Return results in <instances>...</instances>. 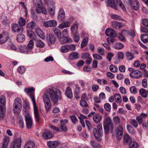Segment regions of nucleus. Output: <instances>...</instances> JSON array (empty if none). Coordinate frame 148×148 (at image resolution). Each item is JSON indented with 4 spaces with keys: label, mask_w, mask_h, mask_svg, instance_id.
Returning <instances> with one entry per match:
<instances>
[{
    "label": "nucleus",
    "mask_w": 148,
    "mask_h": 148,
    "mask_svg": "<svg viewBox=\"0 0 148 148\" xmlns=\"http://www.w3.org/2000/svg\"><path fill=\"white\" fill-rule=\"evenodd\" d=\"M53 31L58 38L60 39L61 38L62 34L60 30L58 29L54 28L53 29Z\"/></svg>",
    "instance_id": "obj_31"
},
{
    "label": "nucleus",
    "mask_w": 148,
    "mask_h": 148,
    "mask_svg": "<svg viewBox=\"0 0 148 148\" xmlns=\"http://www.w3.org/2000/svg\"><path fill=\"white\" fill-rule=\"evenodd\" d=\"M79 54L76 52H73L70 53L69 56V58L71 60L78 59L79 58Z\"/></svg>",
    "instance_id": "obj_29"
},
{
    "label": "nucleus",
    "mask_w": 148,
    "mask_h": 148,
    "mask_svg": "<svg viewBox=\"0 0 148 148\" xmlns=\"http://www.w3.org/2000/svg\"><path fill=\"white\" fill-rule=\"evenodd\" d=\"M47 4L48 8H55V5L54 3L51 0H48L47 1Z\"/></svg>",
    "instance_id": "obj_45"
},
{
    "label": "nucleus",
    "mask_w": 148,
    "mask_h": 148,
    "mask_svg": "<svg viewBox=\"0 0 148 148\" xmlns=\"http://www.w3.org/2000/svg\"><path fill=\"white\" fill-rule=\"evenodd\" d=\"M55 8H48V10L51 16L54 15L55 13Z\"/></svg>",
    "instance_id": "obj_53"
},
{
    "label": "nucleus",
    "mask_w": 148,
    "mask_h": 148,
    "mask_svg": "<svg viewBox=\"0 0 148 148\" xmlns=\"http://www.w3.org/2000/svg\"><path fill=\"white\" fill-rule=\"evenodd\" d=\"M104 108L107 111H110L111 109L110 105L108 103H106L105 104Z\"/></svg>",
    "instance_id": "obj_61"
},
{
    "label": "nucleus",
    "mask_w": 148,
    "mask_h": 148,
    "mask_svg": "<svg viewBox=\"0 0 148 148\" xmlns=\"http://www.w3.org/2000/svg\"><path fill=\"white\" fill-rule=\"evenodd\" d=\"M80 105L82 107H87L88 105L86 102L84 100H81L79 102Z\"/></svg>",
    "instance_id": "obj_50"
},
{
    "label": "nucleus",
    "mask_w": 148,
    "mask_h": 148,
    "mask_svg": "<svg viewBox=\"0 0 148 148\" xmlns=\"http://www.w3.org/2000/svg\"><path fill=\"white\" fill-rule=\"evenodd\" d=\"M114 97L117 103H120L121 102V97L120 94L116 93L114 95Z\"/></svg>",
    "instance_id": "obj_36"
},
{
    "label": "nucleus",
    "mask_w": 148,
    "mask_h": 148,
    "mask_svg": "<svg viewBox=\"0 0 148 148\" xmlns=\"http://www.w3.org/2000/svg\"><path fill=\"white\" fill-rule=\"evenodd\" d=\"M94 135L95 139L98 141H100L103 135V132L98 131L97 129L94 128L93 130Z\"/></svg>",
    "instance_id": "obj_10"
},
{
    "label": "nucleus",
    "mask_w": 148,
    "mask_h": 148,
    "mask_svg": "<svg viewBox=\"0 0 148 148\" xmlns=\"http://www.w3.org/2000/svg\"><path fill=\"white\" fill-rule=\"evenodd\" d=\"M118 4L123 10H126L125 8L120 0H116Z\"/></svg>",
    "instance_id": "obj_63"
},
{
    "label": "nucleus",
    "mask_w": 148,
    "mask_h": 148,
    "mask_svg": "<svg viewBox=\"0 0 148 148\" xmlns=\"http://www.w3.org/2000/svg\"><path fill=\"white\" fill-rule=\"evenodd\" d=\"M138 146V144L136 142L130 143L129 144V146L130 148H136Z\"/></svg>",
    "instance_id": "obj_51"
},
{
    "label": "nucleus",
    "mask_w": 148,
    "mask_h": 148,
    "mask_svg": "<svg viewBox=\"0 0 148 148\" xmlns=\"http://www.w3.org/2000/svg\"><path fill=\"white\" fill-rule=\"evenodd\" d=\"M123 44L120 42L116 43L114 45V48L116 49H121L123 47Z\"/></svg>",
    "instance_id": "obj_35"
},
{
    "label": "nucleus",
    "mask_w": 148,
    "mask_h": 148,
    "mask_svg": "<svg viewBox=\"0 0 148 148\" xmlns=\"http://www.w3.org/2000/svg\"><path fill=\"white\" fill-rule=\"evenodd\" d=\"M26 70V69L23 66H20L18 67L17 69V71L18 72L21 74H23L24 73Z\"/></svg>",
    "instance_id": "obj_44"
},
{
    "label": "nucleus",
    "mask_w": 148,
    "mask_h": 148,
    "mask_svg": "<svg viewBox=\"0 0 148 148\" xmlns=\"http://www.w3.org/2000/svg\"><path fill=\"white\" fill-rule=\"evenodd\" d=\"M70 118L72 123L73 124H75L77 123L78 121L77 119L75 116L74 115H72L70 116Z\"/></svg>",
    "instance_id": "obj_57"
},
{
    "label": "nucleus",
    "mask_w": 148,
    "mask_h": 148,
    "mask_svg": "<svg viewBox=\"0 0 148 148\" xmlns=\"http://www.w3.org/2000/svg\"><path fill=\"white\" fill-rule=\"evenodd\" d=\"M88 38L87 37L83 39L81 45L82 48H83L88 43Z\"/></svg>",
    "instance_id": "obj_41"
},
{
    "label": "nucleus",
    "mask_w": 148,
    "mask_h": 148,
    "mask_svg": "<svg viewBox=\"0 0 148 148\" xmlns=\"http://www.w3.org/2000/svg\"><path fill=\"white\" fill-rule=\"evenodd\" d=\"M97 52L101 56L105 55V50L102 47H98L97 50Z\"/></svg>",
    "instance_id": "obj_40"
},
{
    "label": "nucleus",
    "mask_w": 148,
    "mask_h": 148,
    "mask_svg": "<svg viewBox=\"0 0 148 148\" xmlns=\"http://www.w3.org/2000/svg\"><path fill=\"white\" fill-rule=\"evenodd\" d=\"M34 90V88L30 87L28 88H25L24 91L27 94L30 92L29 97L32 99L33 103L34 109V113L36 121V122H39L40 118L38 110L34 98V94L33 93L31 92L33 91Z\"/></svg>",
    "instance_id": "obj_2"
},
{
    "label": "nucleus",
    "mask_w": 148,
    "mask_h": 148,
    "mask_svg": "<svg viewBox=\"0 0 148 148\" xmlns=\"http://www.w3.org/2000/svg\"><path fill=\"white\" fill-rule=\"evenodd\" d=\"M90 54L88 53H83L81 54V58L83 59H86L89 57Z\"/></svg>",
    "instance_id": "obj_55"
},
{
    "label": "nucleus",
    "mask_w": 148,
    "mask_h": 148,
    "mask_svg": "<svg viewBox=\"0 0 148 148\" xmlns=\"http://www.w3.org/2000/svg\"><path fill=\"white\" fill-rule=\"evenodd\" d=\"M35 32L37 35L42 39L45 38V36L42 30L39 28H36L35 29Z\"/></svg>",
    "instance_id": "obj_21"
},
{
    "label": "nucleus",
    "mask_w": 148,
    "mask_h": 148,
    "mask_svg": "<svg viewBox=\"0 0 148 148\" xmlns=\"http://www.w3.org/2000/svg\"><path fill=\"white\" fill-rule=\"evenodd\" d=\"M106 35L108 36H111L114 37L116 36L115 31L112 28H108L106 30Z\"/></svg>",
    "instance_id": "obj_11"
},
{
    "label": "nucleus",
    "mask_w": 148,
    "mask_h": 148,
    "mask_svg": "<svg viewBox=\"0 0 148 148\" xmlns=\"http://www.w3.org/2000/svg\"><path fill=\"white\" fill-rule=\"evenodd\" d=\"M22 101L19 98H16L13 104L12 110L14 114H18L21 110Z\"/></svg>",
    "instance_id": "obj_4"
},
{
    "label": "nucleus",
    "mask_w": 148,
    "mask_h": 148,
    "mask_svg": "<svg viewBox=\"0 0 148 148\" xmlns=\"http://www.w3.org/2000/svg\"><path fill=\"white\" fill-rule=\"evenodd\" d=\"M11 27L12 29L15 32H21L23 30V27L17 24H12Z\"/></svg>",
    "instance_id": "obj_9"
},
{
    "label": "nucleus",
    "mask_w": 148,
    "mask_h": 148,
    "mask_svg": "<svg viewBox=\"0 0 148 148\" xmlns=\"http://www.w3.org/2000/svg\"><path fill=\"white\" fill-rule=\"evenodd\" d=\"M109 69L113 73H116L118 70L117 67L113 65H111L110 66Z\"/></svg>",
    "instance_id": "obj_48"
},
{
    "label": "nucleus",
    "mask_w": 148,
    "mask_h": 148,
    "mask_svg": "<svg viewBox=\"0 0 148 148\" xmlns=\"http://www.w3.org/2000/svg\"><path fill=\"white\" fill-rule=\"evenodd\" d=\"M26 21L25 19H24L22 17L20 18L18 22L19 25L21 26H24L25 24Z\"/></svg>",
    "instance_id": "obj_47"
},
{
    "label": "nucleus",
    "mask_w": 148,
    "mask_h": 148,
    "mask_svg": "<svg viewBox=\"0 0 148 148\" xmlns=\"http://www.w3.org/2000/svg\"><path fill=\"white\" fill-rule=\"evenodd\" d=\"M106 2L108 6L114 9H117V6L115 3V0H106Z\"/></svg>",
    "instance_id": "obj_19"
},
{
    "label": "nucleus",
    "mask_w": 148,
    "mask_h": 148,
    "mask_svg": "<svg viewBox=\"0 0 148 148\" xmlns=\"http://www.w3.org/2000/svg\"><path fill=\"white\" fill-rule=\"evenodd\" d=\"M117 37L121 41L124 42L126 41V39L125 37L120 34L118 35Z\"/></svg>",
    "instance_id": "obj_64"
},
{
    "label": "nucleus",
    "mask_w": 148,
    "mask_h": 148,
    "mask_svg": "<svg viewBox=\"0 0 148 148\" xmlns=\"http://www.w3.org/2000/svg\"><path fill=\"white\" fill-rule=\"evenodd\" d=\"M111 120L110 118L108 117L106 118L103 122V126L107 127H111L112 128Z\"/></svg>",
    "instance_id": "obj_25"
},
{
    "label": "nucleus",
    "mask_w": 148,
    "mask_h": 148,
    "mask_svg": "<svg viewBox=\"0 0 148 148\" xmlns=\"http://www.w3.org/2000/svg\"><path fill=\"white\" fill-rule=\"evenodd\" d=\"M33 2L34 4L37 8L36 10V13L40 14L42 13L45 14H47L46 9L42 3L41 0H33Z\"/></svg>",
    "instance_id": "obj_3"
},
{
    "label": "nucleus",
    "mask_w": 148,
    "mask_h": 148,
    "mask_svg": "<svg viewBox=\"0 0 148 148\" xmlns=\"http://www.w3.org/2000/svg\"><path fill=\"white\" fill-rule=\"evenodd\" d=\"M78 24L76 23L73 24L71 27L70 30L71 34H75L77 32L78 29Z\"/></svg>",
    "instance_id": "obj_22"
},
{
    "label": "nucleus",
    "mask_w": 148,
    "mask_h": 148,
    "mask_svg": "<svg viewBox=\"0 0 148 148\" xmlns=\"http://www.w3.org/2000/svg\"><path fill=\"white\" fill-rule=\"evenodd\" d=\"M67 45L63 46L61 48V51L62 53H66L69 51Z\"/></svg>",
    "instance_id": "obj_52"
},
{
    "label": "nucleus",
    "mask_w": 148,
    "mask_h": 148,
    "mask_svg": "<svg viewBox=\"0 0 148 148\" xmlns=\"http://www.w3.org/2000/svg\"><path fill=\"white\" fill-rule=\"evenodd\" d=\"M131 92L133 94H136L137 92V90L135 86H132L130 88Z\"/></svg>",
    "instance_id": "obj_56"
},
{
    "label": "nucleus",
    "mask_w": 148,
    "mask_h": 148,
    "mask_svg": "<svg viewBox=\"0 0 148 148\" xmlns=\"http://www.w3.org/2000/svg\"><path fill=\"white\" fill-rule=\"evenodd\" d=\"M35 23L32 21L28 23L27 24V27L29 29H33L35 27Z\"/></svg>",
    "instance_id": "obj_38"
},
{
    "label": "nucleus",
    "mask_w": 148,
    "mask_h": 148,
    "mask_svg": "<svg viewBox=\"0 0 148 148\" xmlns=\"http://www.w3.org/2000/svg\"><path fill=\"white\" fill-rule=\"evenodd\" d=\"M61 92L54 87L51 88L46 90L42 96V98L46 111L48 112L49 111L51 107L50 99L54 104H56L61 99Z\"/></svg>",
    "instance_id": "obj_1"
},
{
    "label": "nucleus",
    "mask_w": 148,
    "mask_h": 148,
    "mask_svg": "<svg viewBox=\"0 0 148 148\" xmlns=\"http://www.w3.org/2000/svg\"><path fill=\"white\" fill-rule=\"evenodd\" d=\"M18 123L20 127L23 128L24 127V122L22 117H20L18 119Z\"/></svg>",
    "instance_id": "obj_43"
},
{
    "label": "nucleus",
    "mask_w": 148,
    "mask_h": 148,
    "mask_svg": "<svg viewBox=\"0 0 148 148\" xmlns=\"http://www.w3.org/2000/svg\"><path fill=\"white\" fill-rule=\"evenodd\" d=\"M126 55L128 60H132L134 58L133 56L131 53L129 52H127L126 53Z\"/></svg>",
    "instance_id": "obj_54"
},
{
    "label": "nucleus",
    "mask_w": 148,
    "mask_h": 148,
    "mask_svg": "<svg viewBox=\"0 0 148 148\" xmlns=\"http://www.w3.org/2000/svg\"><path fill=\"white\" fill-rule=\"evenodd\" d=\"M72 34H73V39L74 41L76 42H78L80 39L79 34L78 33Z\"/></svg>",
    "instance_id": "obj_42"
},
{
    "label": "nucleus",
    "mask_w": 148,
    "mask_h": 148,
    "mask_svg": "<svg viewBox=\"0 0 148 148\" xmlns=\"http://www.w3.org/2000/svg\"><path fill=\"white\" fill-rule=\"evenodd\" d=\"M132 140V139L130 136L127 134H125L123 138V141L124 143H127L130 142Z\"/></svg>",
    "instance_id": "obj_37"
},
{
    "label": "nucleus",
    "mask_w": 148,
    "mask_h": 148,
    "mask_svg": "<svg viewBox=\"0 0 148 148\" xmlns=\"http://www.w3.org/2000/svg\"><path fill=\"white\" fill-rule=\"evenodd\" d=\"M42 136L43 138L48 139L53 137L54 135L50 132L48 131L43 133Z\"/></svg>",
    "instance_id": "obj_24"
},
{
    "label": "nucleus",
    "mask_w": 148,
    "mask_h": 148,
    "mask_svg": "<svg viewBox=\"0 0 148 148\" xmlns=\"http://www.w3.org/2000/svg\"><path fill=\"white\" fill-rule=\"evenodd\" d=\"M59 145V143L57 141H49L47 142V145L49 148H55Z\"/></svg>",
    "instance_id": "obj_23"
},
{
    "label": "nucleus",
    "mask_w": 148,
    "mask_h": 148,
    "mask_svg": "<svg viewBox=\"0 0 148 148\" xmlns=\"http://www.w3.org/2000/svg\"><path fill=\"white\" fill-rule=\"evenodd\" d=\"M65 16L64 10L62 8L60 9L58 13V18L60 21L64 20Z\"/></svg>",
    "instance_id": "obj_12"
},
{
    "label": "nucleus",
    "mask_w": 148,
    "mask_h": 148,
    "mask_svg": "<svg viewBox=\"0 0 148 148\" xmlns=\"http://www.w3.org/2000/svg\"><path fill=\"white\" fill-rule=\"evenodd\" d=\"M112 27L115 29H119L122 27L124 26V25L121 23L117 22L116 21L112 22Z\"/></svg>",
    "instance_id": "obj_20"
},
{
    "label": "nucleus",
    "mask_w": 148,
    "mask_h": 148,
    "mask_svg": "<svg viewBox=\"0 0 148 148\" xmlns=\"http://www.w3.org/2000/svg\"><path fill=\"white\" fill-rule=\"evenodd\" d=\"M27 34L29 37L34 39V33L32 31L27 30Z\"/></svg>",
    "instance_id": "obj_59"
},
{
    "label": "nucleus",
    "mask_w": 148,
    "mask_h": 148,
    "mask_svg": "<svg viewBox=\"0 0 148 148\" xmlns=\"http://www.w3.org/2000/svg\"><path fill=\"white\" fill-rule=\"evenodd\" d=\"M18 50L22 53L27 52L28 50L27 47L24 45H21L19 47Z\"/></svg>",
    "instance_id": "obj_32"
},
{
    "label": "nucleus",
    "mask_w": 148,
    "mask_h": 148,
    "mask_svg": "<svg viewBox=\"0 0 148 148\" xmlns=\"http://www.w3.org/2000/svg\"><path fill=\"white\" fill-rule=\"evenodd\" d=\"M140 95L144 98L147 97V92L146 90L144 89H141L139 90Z\"/></svg>",
    "instance_id": "obj_49"
},
{
    "label": "nucleus",
    "mask_w": 148,
    "mask_h": 148,
    "mask_svg": "<svg viewBox=\"0 0 148 148\" xmlns=\"http://www.w3.org/2000/svg\"><path fill=\"white\" fill-rule=\"evenodd\" d=\"M34 43L33 40H30L27 47L28 50H31L33 47Z\"/></svg>",
    "instance_id": "obj_46"
},
{
    "label": "nucleus",
    "mask_w": 148,
    "mask_h": 148,
    "mask_svg": "<svg viewBox=\"0 0 148 148\" xmlns=\"http://www.w3.org/2000/svg\"><path fill=\"white\" fill-rule=\"evenodd\" d=\"M123 127L122 126L119 125L117 127L116 132V137L118 139H120L122 137L123 134Z\"/></svg>",
    "instance_id": "obj_14"
},
{
    "label": "nucleus",
    "mask_w": 148,
    "mask_h": 148,
    "mask_svg": "<svg viewBox=\"0 0 148 148\" xmlns=\"http://www.w3.org/2000/svg\"><path fill=\"white\" fill-rule=\"evenodd\" d=\"M50 27H55L57 25V22L54 20H50Z\"/></svg>",
    "instance_id": "obj_62"
},
{
    "label": "nucleus",
    "mask_w": 148,
    "mask_h": 148,
    "mask_svg": "<svg viewBox=\"0 0 148 148\" xmlns=\"http://www.w3.org/2000/svg\"><path fill=\"white\" fill-rule=\"evenodd\" d=\"M25 121L27 125V127L30 128L32 125V122L31 117L28 112H26L25 114Z\"/></svg>",
    "instance_id": "obj_6"
},
{
    "label": "nucleus",
    "mask_w": 148,
    "mask_h": 148,
    "mask_svg": "<svg viewBox=\"0 0 148 148\" xmlns=\"http://www.w3.org/2000/svg\"><path fill=\"white\" fill-rule=\"evenodd\" d=\"M68 123V120L67 119L61 120L60 121V128L61 130L64 132H66L67 130L66 123Z\"/></svg>",
    "instance_id": "obj_17"
},
{
    "label": "nucleus",
    "mask_w": 148,
    "mask_h": 148,
    "mask_svg": "<svg viewBox=\"0 0 148 148\" xmlns=\"http://www.w3.org/2000/svg\"><path fill=\"white\" fill-rule=\"evenodd\" d=\"M113 120L114 123L116 124H119L120 121L119 117L117 116H116L114 117Z\"/></svg>",
    "instance_id": "obj_58"
},
{
    "label": "nucleus",
    "mask_w": 148,
    "mask_h": 148,
    "mask_svg": "<svg viewBox=\"0 0 148 148\" xmlns=\"http://www.w3.org/2000/svg\"><path fill=\"white\" fill-rule=\"evenodd\" d=\"M47 40L49 45L54 44L56 41V38L53 34H50L47 36Z\"/></svg>",
    "instance_id": "obj_13"
},
{
    "label": "nucleus",
    "mask_w": 148,
    "mask_h": 148,
    "mask_svg": "<svg viewBox=\"0 0 148 148\" xmlns=\"http://www.w3.org/2000/svg\"><path fill=\"white\" fill-rule=\"evenodd\" d=\"M9 37V34L8 32H5L0 34V44L5 43Z\"/></svg>",
    "instance_id": "obj_8"
},
{
    "label": "nucleus",
    "mask_w": 148,
    "mask_h": 148,
    "mask_svg": "<svg viewBox=\"0 0 148 148\" xmlns=\"http://www.w3.org/2000/svg\"><path fill=\"white\" fill-rule=\"evenodd\" d=\"M65 95L66 96L69 98H71L73 97V93L70 87H68L66 90Z\"/></svg>",
    "instance_id": "obj_27"
},
{
    "label": "nucleus",
    "mask_w": 148,
    "mask_h": 148,
    "mask_svg": "<svg viewBox=\"0 0 148 148\" xmlns=\"http://www.w3.org/2000/svg\"><path fill=\"white\" fill-rule=\"evenodd\" d=\"M59 39L60 40V43L62 44L69 43L72 41V40L71 38L65 36H63L62 37L61 36V38Z\"/></svg>",
    "instance_id": "obj_18"
},
{
    "label": "nucleus",
    "mask_w": 148,
    "mask_h": 148,
    "mask_svg": "<svg viewBox=\"0 0 148 148\" xmlns=\"http://www.w3.org/2000/svg\"><path fill=\"white\" fill-rule=\"evenodd\" d=\"M71 25V22L69 21H66L60 24L58 27L61 29H63L65 28L69 27Z\"/></svg>",
    "instance_id": "obj_26"
},
{
    "label": "nucleus",
    "mask_w": 148,
    "mask_h": 148,
    "mask_svg": "<svg viewBox=\"0 0 148 148\" xmlns=\"http://www.w3.org/2000/svg\"><path fill=\"white\" fill-rule=\"evenodd\" d=\"M130 75L132 78H139L141 77L142 74L139 71L136 70L130 73Z\"/></svg>",
    "instance_id": "obj_16"
},
{
    "label": "nucleus",
    "mask_w": 148,
    "mask_h": 148,
    "mask_svg": "<svg viewBox=\"0 0 148 148\" xmlns=\"http://www.w3.org/2000/svg\"><path fill=\"white\" fill-rule=\"evenodd\" d=\"M140 38L144 42H148V34H143L141 35Z\"/></svg>",
    "instance_id": "obj_34"
},
{
    "label": "nucleus",
    "mask_w": 148,
    "mask_h": 148,
    "mask_svg": "<svg viewBox=\"0 0 148 148\" xmlns=\"http://www.w3.org/2000/svg\"><path fill=\"white\" fill-rule=\"evenodd\" d=\"M21 139L20 138H16L11 143L10 148H21Z\"/></svg>",
    "instance_id": "obj_7"
},
{
    "label": "nucleus",
    "mask_w": 148,
    "mask_h": 148,
    "mask_svg": "<svg viewBox=\"0 0 148 148\" xmlns=\"http://www.w3.org/2000/svg\"><path fill=\"white\" fill-rule=\"evenodd\" d=\"M36 45L37 47L40 48H42L44 47L45 46V43L40 40H36Z\"/></svg>",
    "instance_id": "obj_33"
},
{
    "label": "nucleus",
    "mask_w": 148,
    "mask_h": 148,
    "mask_svg": "<svg viewBox=\"0 0 148 148\" xmlns=\"http://www.w3.org/2000/svg\"><path fill=\"white\" fill-rule=\"evenodd\" d=\"M6 99L5 97L2 95L0 98V120L4 116L3 111L5 109Z\"/></svg>",
    "instance_id": "obj_5"
},
{
    "label": "nucleus",
    "mask_w": 148,
    "mask_h": 148,
    "mask_svg": "<svg viewBox=\"0 0 148 148\" xmlns=\"http://www.w3.org/2000/svg\"><path fill=\"white\" fill-rule=\"evenodd\" d=\"M102 117L101 116L97 114H95L93 117V121L97 123H99Z\"/></svg>",
    "instance_id": "obj_30"
},
{
    "label": "nucleus",
    "mask_w": 148,
    "mask_h": 148,
    "mask_svg": "<svg viewBox=\"0 0 148 148\" xmlns=\"http://www.w3.org/2000/svg\"><path fill=\"white\" fill-rule=\"evenodd\" d=\"M36 144L32 140L26 141L23 148H35Z\"/></svg>",
    "instance_id": "obj_15"
},
{
    "label": "nucleus",
    "mask_w": 148,
    "mask_h": 148,
    "mask_svg": "<svg viewBox=\"0 0 148 148\" xmlns=\"http://www.w3.org/2000/svg\"><path fill=\"white\" fill-rule=\"evenodd\" d=\"M69 51L70 50L74 51L76 49V46L73 44L67 45Z\"/></svg>",
    "instance_id": "obj_60"
},
{
    "label": "nucleus",
    "mask_w": 148,
    "mask_h": 148,
    "mask_svg": "<svg viewBox=\"0 0 148 148\" xmlns=\"http://www.w3.org/2000/svg\"><path fill=\"white\" fill-rule=\"evenodd\" d=\"M25 37L24 35L22 34H18L16 37L17 41L19 42H22L24 41Z\"/></svg>",
    "instance_id": "obj_28"
},
{
    "label": "nucleus",
    "mask_w": 148,
    "mask_h": 148,
    "mask_svg": "<svg viewBox=\"0 0 148 148\" xmlns=\"http://www.w3.org/2000/svg\"><path fill=\"white\" fill-rule=\"evenodd\" d=\"M90 144L93 148H100V145L95 141L91 140L90 142Z\"/></svg>",
    "instance_id": "obj_39"
}]
</instances>
